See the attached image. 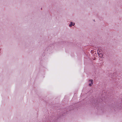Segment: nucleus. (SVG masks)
Returning a JSON list of instances; mask_svg holds the SVG:
<instances>
[{
    "label": "nucleus",
    "mask_w": 122,
    "mask_h": 122,
    "mask_svg": "<svg viewBox=\"0 0 122 122\" xmlns=\"http://www.w3.org/2000/svg\"><path fill=\"white\" fill-rule=\"evenodd\" d=\"M75 25V23H73V22H70V24L69 25V26L70 27H71L72 26H74Z\"/></svg>",
    "instance_id": "obj_3"
},
{
    "label": "nucleus",
    "mask_w": 122,
    "mask_h": 122,
    "mask_svg": "<svg viewBox=\"0 0 122 122\" xmlns=\"http://www.w3.org/2000/svg\"><path fill=\"white\" fill-rule=\"evenodd\" d=\"M98 55L99 57L101 58H102L103 57V55L101 53H99V52H98Z\"/></svg>",
    "instance_id": "obj_2"
},
{
    "label": "nucleus",
    "mask_w": 122,
    "mask_h": 122,
    "mask_svg": "<svg viewBox=\"0 0 122 122\" xmlns=\"http://www.w3.org/2000/svg\"><path fill=\"white\" fill-rule=\"evenodd\" d=\"M89 86H92V85L93 84V80H89Z\"/></svg>",
    "instance_id": "obj_1"
}]
</instances>
